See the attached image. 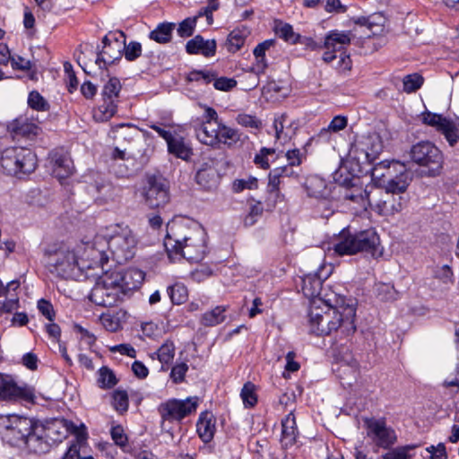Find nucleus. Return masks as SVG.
<instances>
[{
    "mask_svg": "<svg viewBox=\"0 0 459 459\" xmlns=\"http://www.w3.org/2000/svg\"><path fill=\"white\" fill-rule=\"evenodd\" d=\"M50 428L45 429L42 425L33 421V429L28 431V435H25V438L22 440V444H24L32 453H46L50 447Z\"/></svg>",
    "mask_w": 459,
    "mask_h": 459,
    "instance_id": "f3484780",
    "label": "nucleus"
},
{
    "mask_svg": "<svg viewBox=\"0 0 459 459\" xmlns=\"http://www.w3.org/2000/svg\"><path fill=\"white\" fill-rule=\"evenodd\" d=\"M93 247L88 235L73 249L65 246L49 247L45 251L46 266L52 274L60 278L81 280L82 277H93L98 274L90 273L98 269L93 260Z\"/></svg>",
    "mask_w": 459,
    "mask_h": 459,
    "instance_id": "f257e3e1",
    "label": "nucleus"
},
{
    "mask_svg": "<svg viewBox=\"0 0 459 459\" xmlns=\"http://www.w3.org/2000/svg\"><path fill=\"white\" fill-rule=\"evenodd\" d=\"M162 364L170 363L175 356V345L171 341H166L160 349L153 354Z\"/></svg>",
    "mask_w": 459,
    "mask_h": 459,
    "instance_id": "49530a36",
    "label": "nucleus"
},
{
    "mask_svg": "<svg viewBox=\"0 0 459 459\" xmlns=\"http://www.w3.org/2000/svg\"><path fill=\"white\" fill-rule=\"evenodd\" d=\"M103 103L94 111L93 117L98 122L109 120L117 112V101L102 100Z\"/></svg>",
    "mask_w": 459,
    "mask_h": 459,
    "instance_id": "a19ab883",
    "label": "nucleus"
},
{
    "mask_svg": "<svg viewBox=\"0 0 459 459\" xmlns=\"http://www.w3.org/2000/svg\"><path fill=\"white\" fill-rule=\"evenodd\" d=\"M240 397L246 407H253L257 403V396L255 394V386L251 382H247L242 387Z\"/></svg>",
    "mask_w": 459,
    "mask_h": 459,
    "instance_id": "8fccbe9b",
    "label": "nucleus"
},
{
    "mask_svg": "<svg viewBox=\"0 0 459 459\" xmlns=\"http://www.w3.org/2000/svg\"><path fill=\"white\" fill-rule=\"evenodd\" d=\"M35 389L26 384L18 385L10 375L0 373V399L4 401H23L34 403Z\"/></svg>",
    "mask_w": 459,
    "mask_h": 459,
    "instance_id": "f8f14e48",
    "label": "nucleus"
},
{
    "mask_svg": "<svg viewBox=\"0 0 459 459\" xmlns=\"http://www.w3.org/2000/svg\"><path fill=\"white\" fill-rule=\"evenodd\" d=\"M411 158L415 163L426 167L427 174L431 177L438 175L443 167V155L430 142L414 144L411 150Z\"/></svg>",
    "mask_w": 459,
    "mask_h": 459,
    "instance_id": "9d476101",
    "label": "nucleus"
},
{
    "mask_svg": "<svg viewBox=\"0 0 459 459\" xmlns=\"http://www.w3.org/2000/svg\"><path fill=\"white\" fill-rule=\"evenodd\" d=\"M412 446H399L390 450L382 455L383 459H411L409 454L410 450L413 449Z\"/></svg>",
    "mask_w": 459,
    "mask_h": 459,
    "instance_id": "bf43d9fd",
    "label": "nucleus"
},
{
    "mask_svg": "<svg viewBox=\"0 0 459 459\" xmlns=\"http://www.w3.org/2000/svg\"><path fill=\"white\" fill-rule=\"evenodd\" d=\"M367 196L368 207L378 215L386 217L401 212L408 203L406 196L384 191L383 187L376 185H371Z\"/></svg>",
    "mask_w": 459,
    "mask_h": 459,
    "instance_id": "0eeeda50",
    "label": "nucleus"
},
{
    "mask_svg": "<svg viewBox=\"0 0 459 459\" xmlns=\"http://www.w3.org/2000/svg\"><path fill=\"white\" fill-rule=\"evenodd\" d=\"M174 27L175 24L172 22L160 23L152 31H151L150 39L160 44L168 43L171 39Z\"/></svg>",
    "mask_w": 459,
    "mask_h": 459,
    "instance_id": "ea45409f",
    "label": "nucleus"
},
{
    "mask_svg": "<svg viewBox=\"0 0 459 459\" xmlns=\"http://www.w3.org/2000/svg\"><path fill=\"white\" fill-rule=\"evenodd\" d=\"M28 105L37 111H46L49 108L48 101L36 91L29 94Z\"/></svg>",
    "mask_w": 459,
    "mask_h": 459,
    "instance_id": "6e6d98bb",
    "label": "nucleus"
},
{
    "mask_svg": "<svg viewBox=\"0 0 459 459\" xmlns=\"http://www.w3.org/2000/svg\"><path fill=\"white\" fill-rule=\"evenodd\" d=\"M199 399L197 396H190L184 400L169 399L161 403L159 408V413L163 421H180L184 418L195 412Z\"/></svg>",
    "mask_w": 459,
    "mask_h": 459,
    "instance_id": "9b49d317",
    "label": "nucleus"
},
{
    "mask_svg": "<svg viewBox=\"0 0 459 459\" xmlns=\"http://www.w3.org/2000/svg\"><path fill=\"white\" fill-rule=\"evenodd\" d=\"M65 426L67 430L75 435V441L70 446L67 453L63 459H93L91 456H82L80 452L86 446L87 434L84 430V426L82 428L77 427L71 421H65Z\"/></svg>",
    "mask_w": 459,
    "mask_h": 459,
    "instance_id": "aec40b11",
    "label": "nucleus"
},
{
    "mask_svg": "<svg viewBox=\"0 0 459 459\" xmlns=\"http://www.w3.org/2000/svg\"><path fill=\"white\" fill-rule=\"evenodd\" d=\"M123 41H125V34L122 31L110 32L103 38V48L96 59L100 68H105L121 58Z\"/></svg>",
    "mask_w": 459,
    "mask_h": 459,
    "instance_id": "4468645a",
    "label": "nucleus"
},
{
    "mask_svg": "<svg viewBox=\"0 0 459 459\" xmlns=\"http://www.w3.org/2000/svg\"><path fill=\"white\" fill-rule=\"evenodd\" d=\"M426 451L430 455V459H447V453L443 443L437 446H429Z\"/></svg>",
    "mask_w": 459,
    "mask_h": 459,
    "instance_id": "69168bd1",
    "label": "nucleus"
},
{
    "mask_svg": "<svg viewBox=\"0 0 459 459\" xmlns=\"http://www.w3.org/2000/svg\"><path fill=\"white\" fill-rule=\"evenodd\" d=\"M19 158H24V156L17 154L16 147L6 148L2 152L1 166L7 174L21 177V167L18 166Z\"/></svg>",
    "mask_w": 459,
    "mask_h": 459,
    "instance_id": "c85d7f7f",
    "label": "nucleus"
},
{
    "mask_svg": "<svg viewBox=\"0 0 459 459\" xmlns=\"http://www.w3.org/2000/svg\"><path fill=\"white\" fill-rule=\"evenodd\" d=\"M275 45L274 39H266L259 43L253 50V54L255 59L252 70L256 74H264L268 66L266 60V52H269L272 48Z\"/></svg>",
    "mask_w": 459,
    "mask_h": 459,
    "instance_id": "bb28decb",
    "label": "nucleus"
},
{
    "mask_svg": "<svg viewBox=\"0 0 459 459\" xmlns=\"http://www.w3.org/2000/svg\"><path fill=\"white\" fill-rule=\"evenodd\" d=\"M169 296L174 304H182L187 299V290L180 283L174 284L168 289Z\"/></svg>",
    "mask_w": 459,
    "mask_h": 459,
    "instance_id": "3c124183",
    "label": "nucleus"
},
{
    "mask_svg": "<svg viewBox=\"0 0 459 459\" xmlns=\"http://www.w3.org/2000/svg\"><path fill=\"white\" fill-rule=\"evenodd\" d=\"M189 82H198L204 84L212 82L218 91H229L237 86V81L233 78L217 77L212 71H193L187 76Z\"/></svg>",
    "mask_w": 459,
    "mask_h": 459,
    "instance_id": "a211bd4d",
    "label": "nucleus"
},
{
    "mask_svg": "<svg viewBox=\"0 0 459 459\" xmlns=\"http://www.w3.org/2000/svg\"><path fill=\"white\" fill-rule=\"evenodd\" d=\"M275 32L279 38L290 44H296L300 39V35L294 31L290 24L286 22H278L275 25Z\"/></svg>",
    "mask_w": 459,
    "mask_h": 459,
    "instance_id": "79ce46f5",
    "label": "nucleus"
},
{
    "mask_svg": "<svg viewBox=\"0 0 459 459\" xmlns=\"http://www.w3.org/2000/svg\"><path fill=\"white\" fill-rule=\"evenodd\" d=\"M258 186L257 179L254 177H248L247 178L236 179L233 182V190L236 193H239L244 189H255Z\"/></svg>",
    "mask_w": 459,
    "mask_h": 459,
    "instance_id": "052dcab7",
    "label": "nucleus"
},
{
    "mask_svg": "<svg viewBox=\"0 0 459 459\" xmlns=\"http://www.w3.org/2000/svg\"><path fill=\"white\" fill-rule=\"evenodd\" d=\"M195 179L198 185L207 190H212L219 185L220 177L212 161L204 162L197 170Z\"/></svg>",
    "mask_w": 459,
    "mask_h": 459,
    "instance_id": "5701e85b",
    "label": "nucleus"
},
{
    "mask_svg": "<svg viewBox=\"0 0 459 459\" xmlns=\"http://www.w3.org/2000/svg\"><path fill=\"white\" fill-rule=\"evenodd\" d=\"M38 308H39V312L47 319H48L50 322H53L54 317H55V313L53 310V306L49 301L43 299H39L38 301Z\"/></svg>",
    "mask_w": 459,
    "mask_h": 459,
    "instance_id": "774afa93",
    "label": "nucleus"
},
{
    "mask_svg": "<svg viewBox=\"0 0 459 459\" xmlns=\"http://www.w3.org/2000/svg\"><path fill=\"white\" fill-rule=\"evenodd\" d=\"M213 274L212 269L208 265H201L191 273V278L196 282H202Z\"/></svg>",
    "mask_w": 459,
    "mask_h": 459,
    "instance_id": "e2e57ef3",
    "label": "nucleus"
},
{
    "mask_svg": "<svg viewBox=\"0 0 459 459\" xmlns=\"http://www.w3.org/2000/svg\"><path fill=\"white\" fill-rule=\"evenodd\" d=\"M115 272L123 278L121 285L124 286V283L127 282L128 284L134 286V288L131 289V290L138 289L144 278L143 273L138 269H129L124 273L117 271Z\"/></svg>",
    "mask_w": 459,
    "mask_h": 459,
    "instance_id": "a18cd8bd",
    "label": "nucleus"
},
{
    "mask_svg": "<svg viewBox=\"0 0 459 459\" xmlns=\"http://www.w3.org/2000/svg\"><path fill=\"white\" fill-rule=\"evenodd\" d=\"M53 162V174L58 179H65L73 174L74 165L72 160L66 155L56 157Z\"/></svg>",
    "mask_w": 459,
    "mask_h": 459,
    "instance_id": "f704fd0d",
    "label": "nucleus"
},
{
    "mask_svg": "<svg viewBox=\"0 0 459 459\" xmlns=\"http://www.w3.org/2000/svg\"><path fill=\"white\" fill-rule=\"evenodd\" d=\"M288 116L286 114H279L274 117L273 120V127L275 130V137L278 140H287L290 135L285 129H288L286 124L288 123Z\"/></svg>",
    "mask_w": 459,
    "mask_h": 459,
    "instance_id": "09e8293b",
    "label": "nucleus"
},
{
    "mask_svg": "<svg viewBox=\"0 0 459 459\" xmlns=\"http://www.w3.org/2000/svg\"><path fill=\"white\" fill-rule=\"evenodd\" d=\"M226 307L218 306L211 311L204 313L203 316V324L206 326H213L222 323L226 318Z\"/></svg>",
    "mask_w": 459,
    "mask_h": 459,
    "instance_id": "37998d69",
    "label": "nucleus"
},
{
    "mask_svg": "<svg viewBox=\"0 0 459 459\" xmlns=\"http://www.w3.org/2000/svg\"><path fill=\"white\" fill-rule=\"evenodd\" d=\"M361 144L363 145L361 151L365 154L366 160H357V162L362 164L372 163L382 150L378 137L377 135H369L364 139Z\"/></svg>",
    "mask_w": 459,
    "mask_h": 459,
    "instance_id": "2f4dec72",
    "label": "nucleus"
},
{
    "mask_svg": "<svg viewBox=\"0 0 459 459\" xmlns=\"http://www.w3.org/2000/svg\"><path fill=\"white\" fill-rule=\"evenodd\" d=\"M249 35L250 31L246 27L233 30L227 39L228 50L232 53L238 51L245 45Z\"/></svg>",
    "mask_w": 459,
    "mask_h": 459,
    "instance_id": "72a5a7b5",
    "label": "nucleus"
},
{
    "mask_svg": "<svg viewBox=\"0 0 459 459\" xmlns=\"http://www.w3.org/2000/svg\"><path fill=\"white\" fill-rule=\"evenodd\" d=\"M99 385L101 388L108 389L113 387L117 380L113 371L108 367H102L99 369Z\"/></svg>",
    "mask_w": 459,
    "mask_h": 459,
    "instance_id": "de8ad7c7",
    "label": "nucleus"
},
{
    "mask_svg": "<svg viewBox=\"0 0 459 459\" xmlns=\"http://www.w3.org/2000/svg\"><path fill=\"white\" fill-rule=\"evenodd\" d=\"M422 121L441 132L451 146L457 143L459 140L458 128L452 120L438 114L425 112L422 114Z\"/></svg>",
    "mask_w": 459,
    "mask_h": 459,
    "instance_id": "dca6fc26",
    "label": "nucleus"
},
{
    "mask_svg": "<svg viewBox=\"0 0 459 459\" xmlns=\"http://www.w3.org/2000/svg\"><path fill=\"white\" fill-rule=\"evenodd\" d=\"M281 442L284 446H292L297 438L296 420L292 412H290L281 421Z\"/></svg>",
    "mask_w": 459,
    "mask_h": 459,
    "instance_id": "7c9ffc66",
    "label": "nucleus"
},
{
    "mask_svg": "<svg viewBox=\"0 0 459 459\" xmlns=\"http://www.w3.org/2000/svg\"><path fill=\"white\" fill-rule=\"evenodd\" d=\"M316 299H321V301L324 303L322 306H327L333 309L342 310V307H354L352 304L347 303L343 296L336 293L331 289H323L321 296L317 297Z\"/></svg>",
    "mask_w": 459,
    "mask_h": 459,
    "instance_id": "473e14b6",
    "label": "nucleus"
},
{
    "mask_svg": "<svg viewBox=\"0 0 459 459\" xmlns=\"http://www.w3.org/2000/svg\"><path fill=\"white\" fill-rule=\"evenodd\" d=\"M168 151L177 158L187 160L193 155L192 148L184 137L178 134L171 135L170 139L167 141Z\"/></svg>",
    "mask_w": 459,
    "mask_h": 459,
    "instance_id": "393cba45",
    "label": "nucleus"
},
{
    "mask_svg": "<svg viewBox=\"0 0 459 459\" xmlns=\"http://www.w3.org/2000/svg\"><path fill=\"white\" fill-rule=\"evenodd\" d=\"M144 203L150 208L164 206L169 201V187L160 178L151 177L142 193Z\"/></svg>",
    "mask_w": 459,
    "mask_h": 459,
    "instance_id": "2eb2a0df",
    "label": "nucleus"
},
{
    "mask_svg": "<svg viewBox=\"0 0 459 459\" xmlns=\"http://www.w3.org/2000/svg\"><path fill=\"white\" fill-rule=\"evenodd\" d=\"M189 54H201L204 56H212L216 52V41L214 39L204 40L202 36H195L186 46Z\"/></svg>",
    "mask_w": 459,
    "mask_h": 459,
    "instance_id": "a878e982",
    "label": "nucleus"
},
{
    "mask_svg": "<svg viewBox=\"0 0 459 459\" xmlns=\"http://www.w3.org/2000/svg\"><path fill=\"white\" fill-rule=\"evenodd\" d=\"M322 290V282L318 277L308 274L302 279V291L311 301L321 296Z\"/></svg>",
    "mask_w": 459,
    "mask_h": 459,
    "instance_id": "4c0bfd02",
    "label": "nucleus"
},
{
    "mask_svg": "<svg viewBox=\"0 0 459 459\" xmlns=\"http://www.w3.org/2000/svg\"><path fill=\"white\" fill-rule=\"evenodd\" d=\"M411 178L405 168L400 169L396 174L389 178L383 185L384 191L390 192L396 195H403L406 192Z\"/></svg>",
    "mask_w": 459,
    "mask_h": 459,
    "instance_id": "4be33fe9",
    "label": "nucleus"
},
{
    "mask_svg": "<svg viewBox=\"0 0 459 459\" xmlns=\"http://www.w3.org/2000/svg\"><path fill=\"white\" fill-rule=\"evenodd\" d=\"M16 151L19 156H24V158H19L18 166L21 167V176L33 172L37 166L36 155L31 150L23 147H16Z\"/></svg>",
    "mask_w": 459,
    "mask_h": 459,
    "instance_id": "c9c22d12",
    "label": "nucleus"
},
{
    "mask_svg": "<svg viewBox=\"0 0 459 459\" xmlns=\"http://www.w3.org/2000/svg\"><path fill=\"white\" fill-rule=\"evenodd\" d=\"M98 272L97 281L91 289L90 299L98 306L112 307L117 304L121 295L131 290L134 286L127 282L121 285L122 277L115 271H106L96 269ZM96 277V275L94 276Z\"/></svg>",
    "mask_w": 459,
    "mask_h": 459,
    "instance_id": "39448f33",
    "label": "nucleus"
},
{
    "mask_svg": "<svg viewBox=\"0 0 459 459\" xmlns=\"http://www.w3.org/2000/svg\"><path fill=\"white\" fill-rule=\"evenodd\" d=\"M195 135L200 143L212 147L230 146L239 141L238 131L224 124L201 123L195 128Z\"/></svg>",
    "mask_w": 459,
    "mask_h": 459,
    "instance_id": "6e6552de",
    "label": "nucleus"
},
{
    "mask_svg": "<svg viewBox=\"0 0 459 459\" xmlns=\"http://www.w3.org/2000/svg\"><path fill=\"white\" fill-rule=\"evenodd\" d=\"M113 398V406L116 411L119 412H125L128 409L129 401L128 394L126 391L123 390H116L112 395Z\"/></svg>",
    "mask_w": 459,
    "mask_h": 459,
    "instance_id": "5fc2aeb1",
    "label": "nucleus"
},
{
    "mask_svg": "<svg viewBox=\"0 0 459 459\" xmlns=\"http://www.w3.org/2000/svg\"><path fill=\"white\" fill-rule=\"evenodd\" d=\"M350 31L332 30L325 38V48L333 52H342L351 44Z\"/></svg>",
    "mask_w": 459,
    "mask_h": 459,
    "instance_id": "b1692460",
    "label": "nucleus"
},
{
    "mask_svg": "<svg viewBox=\"0 0 459 459\" xmlns=\"http://www.w3.org/2000/svg\"><path fill=\"white\" fill-rule=\"evenodd\" d=\"M123 52L127 61H134L142 55V45L136 41H131L126 44V40L123 41Z\"/></svg>",
    "mask_w": 459,
    "mask_h": 459,
    "instance_id": "4d7b16f0",
    "label": "nucleus"
},
{
    "mask_svg": "<svg viewBox=\"0 0 459 459\" xmlns=\"http://www.w3.org/2000/svg\"><path fill=\"white\" fill-rule=\"evenodd\" d=\"M7 128L13 137L32 139L40 133L39 122L27 115L13 119L9 123Z\"/></svg>",
    "mask_w": 459,
    "mask_h": 459,
    "instance_id": "6ab92c4d",
    "label": "nucleus"
},
{
    "mask_svg": "<svg viewBox=\"0 0 459 459\" xmlns=\"http://www.w3.org/2000/svg\"><path fill=\"white\" fill-rule=\"evenodd\" d=\"M100 320L103 327L109 332H117L121 328L120 318L117 315L103 313Z\"/></svg>",
    "mask_w": 459,
    "mask_h": 459,
    "instance_id": "864d4df0",
    "label": "nucleus"
},
{
    "mask_svg": "<svg viewBox=\"0 0 459 459\" xmlns=\"http://www.w3.org/2000/svg\"><path fill=\"white\" fill-rule=\"evenodd\" d=\"M399 168L403 169V165L394 160H383L371 169L372 180L376 186H382L389 178L398 172Z\"/></svg>",
    "mask_w": 459,
    "mask_h": 459,
    "instance_id": "412c9836",
    "label": "nucleus"
},
{
    "mask_svg": "<svg viewBox=\"0 0 459 459\" xmlns=\"http://www.w3.org/2000/svg\"><path fill=\"white\" fill-rule=\"evenodd\" d=\"M351 185L350 189L345 190L344 198L357 203L364 209H367L368 207L367 195L371 189V185L367 186L364 189L353 182H351Z\"/></svg>",
    "mask_w": 459,
    "mask_h": 459,
    "instance_id": "e433bc0d",
    "label": "nucleus"
},
{
    "mask_svg": "<svg viewBox=\"0 0 459 459\" xmlns=\"http://www.w3.org/2000/svg\"><path fill=\"white\" fill-rule=\"evenodd\" d=\"M215 430L213 416L208 411L202 412L196 423V431L200 438L204 443H209L213 438Z\"/></svg>",
    "mask_w": 459,
    "mask_h": 459,
    "instance_id": "cd10ccee",
    "label": "nucleus"
},
{
    "mask_svg": "<svg viewBox=\"0 0 459 459\" xmlns=\"http://www.w3.org/2000/svg\"><path fill=\"white\" fill-rule=\"evenodd\" d=\"M320 299L310 301L308 322L310 332L317 335H327L339 331L343 336H349L356 330L354 307H345L342 310L322 306Z\"/></svg>",
    "mask_w": 459,
    "mask_h": 459,
    "instance_id": "20e7f679",
    "label": "nucleus"
},
{
    "mask_svg": "<svg viewBox=\"0 0 459 459\" xmlns=\"http://www.w3.org/2000/svg\"><path fill=\"white\" fill-rule=\"evenodd\" d=\"M33 429V420L30 418L15 414L0 415V436L2 439L12 445L19 446Z\"/></svg>",
    "mask_w": 459,
    "mask_h": 459,
    "instance_id": "1a4fd4ad",
    "label": "nucleus"
},
{
    "mask_svg": "<svg viewBox=\"0 0 459 459\" xmlns=\"http://www.w3.org/2000/svg\"><path fill=\"white\" fill-rule=\"evenodd\" d=\"M333 249L339 255H351L364 252L372 257H379L383 254L380 239L373 229L357 232L353 235H342L333 244Z\"/></svg>",
    "mask_w": 459,
    "mask_h": 459,
    "instance_id": "423d86ee",
    "label": "nucleus"
},
{
    "mask_svg": "<svg viewBox=\"0 0 459 459\" xmlns=\"http://www.w3.org/2000/svg\"><path fill=\"white\" fill-rule=\"evenodd\" d=\"M236 121L238 125L252 129H259L262 126L261 120L250 114L240 113L237 116Z\"/></svg>",
    "mask_w": 459,
    "mask_h": 459,
    "instance_id": "13d9d810",
    "label": "nucleus"
},
{
    "mask_svg": "<svg viewBox=\"0 0 459 459\" xmlns=\"http://www.w3.org/2000/svg\"><path fill=\"white\" fill-rule=\"evenodd\" d=\"M121 88V82L117 78H110L103 86L101 91L102 100L117 101Z\"/></svg>",
    "mask_w": 459,
    "mask_h": 459,
    "instance_id": "c03bdc74",
    "label": "nucleus"
},
{
    "mask_svg": "<svg viewBox=\"0 0 459 459\" xmlns=\"http://www.w3.org/2000/svg\"><path fill=\"white\" fill-rule=\"evenodd\" d=\"M164 247L171 261L184 257L199 262L206 253V233L200 225L174 222L168 227Z\"/></svg>",
    "mask_w": 459,
    "mask_h": 459,
    "instance_id": "7ed1b4c3",
    "label": "nucleus"
},
{
    "mask_svg": "<svg viewBox=\"0 0 459 459\" xmlns=\"http://www.w3.org/2000/svg\"><path fill=\"white\" fill-rule=\"evenodd\" d=\"M292 173L293 171L289 166L279 167L272 170L269 174V192L271 194H275V195L278 196L280 195L279 186L281 184V178L284 176H290Z\"/></svg>",
    "mask_w": 459,
    "mask_h": 459,
    "instance_id": "58836bf2",
    "label": "nucleus"
},
{
    "mask_svg": "<svg viewBox=\"0 0 459 459\" xmlns=\"http://www.w3.org/2000/svg\"><path fill=\"white\" fill-rule=\"evenodd\" d=\"M19 307V299L16 295L10 294L4 301L2 302L0 310L3 313H12Z\"/></svg>",
    "mask_w": 459,
    "mask_h": 459,
    "instance_id": "338daca9",
    "label": "nucleus"
},
{
    "mask_svg": "<svg viewBox=\"0 0 459 459\" xmlns=\"http://www.w3.org/2000/svg\"><path fill=\"white\" fill-rule=\"evenodd\" d=\"M195 27V19L187 18L179 23L178 33L180 37H189L193 34Z\"/></svg>",
    "mask_w": 459,
    "mask_h": 459,
    "instance_id": "0e129e2a",
    "label": "nucleus"
},
{
    "mask_svg": "<svg viewBox=\"0 0 459 459\" xmlns=\"http://www.w3.org/2000/svg\"><path fill=\"white\" fill-rule=\"evenodd\" d=\"M98 269L108 263L109 255L118 264H123L135 255L138 239L133 230L126 225L114 224L100 229L88 235Z\"/></svg>",
    "mask_w": 459,
    "mask_h": 459,
    "instance_id": "f03ea898",
    "label": "nucleus"
},
{
    "mask_svg": "<svg viewBox=\"0 0 459 459\" xmlns=\"http://www.w3.org/2000/svg\"><path fill=\"white\" fill-rule=\"evenodd\" d=\"M304 186L307 195L311 197L326 198L330 194L326 182L318 176L307 177Z\"/></svg>",
    "mask_w": 459,
    "mask_h": 459,
    "instance_id": "c756f323",
    "label": "nucleus"
},
{
    "mask_svg": "<svg viewBox=\"0 0 459 459\" xmlns=\"http://www.w3.org/2000/svg\"><path fill=\"white\" fill-rule=\"evenodd\" d=\"M188 370V365L185 362L177 363L173 366L170 372V378L175 384L184 382L186 374Z\"/></svg>",
    "mask_w": 459,
    "mask_h": 459,
    "instance_id": "680f3d73",
    "label": "nucleus"
},
{
    "mask_svg": "<svg viewBox=\"0 0 459 459\" xmlns=\"http://www.w3.org/2000/svg\"><path fill=\"white\" fill-rule=\"evenodd\" d=\"M403 91L411 93L419 90L423 84V77L418 74L406 75L403 79Z\"/></svg>",
    "mask_w": 459,
    "mask_h": 459,
    "instance_id": "603ef678",
    "label": "nucleus"
},
{
    "mask_svg": "<svg viewBox=\"0 0 459 459\" xmlns=\"http://www.w3.org/2000/svg\"><path fill=\"white\" fill-rule=\"evenodd\" d=\"M364 425L367 436L373 443L382 448H389L396 442L395 431L388 427L383 419L366 418Z\"/></svg>",
    "mask_w": 459,
    "mask_h": 459,
    "instance_id": "ddd939ff",
    "label": "nucleus"
}]
</instances>
